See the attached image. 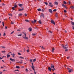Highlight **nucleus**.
<instances>
[{
    "mask_svg": "<svg viewBox=\"0 0 74 74\" xmlns=\"http://www.w3.org/2000/svg\"><path fill=\"white\" fill-rule=\"evenodd\" d=\"M69 58H70V57H67V59H69Z\"/></svg>",
    "mask_w": 74,
    "mask_h": 74,
    "instance_id": "57",
    "label": "nucleus"
},
{
    "mask_svg": "<svg viewBox=\"0 0 74 74\" xmlns=\"http://www.w3.org/2000/svg\"><path fill=\"white\" fill-rule=\"evenodd\" d=\"M15 71H19L18 70H15Z\"/></svg>",
    "mask_w": 74,
    "mask_h": 74,
    "instance_id": "63",
    "label": "nucleus"
},
{
    "mask_svg": "<svg viewBox=\"0 0 74 74\" xmlns=\"http://www.w3.org/2000/svg\"><path fill=\"white\" fill-rule=\"evenodd\" d=\"M9 15H10V16H12V15L11 14H9Z\"/></svg>",
    "mask_w": 74,
    "mask_h": 74,
    "instance_id": "41",
    "label": "nucleus"
},
{
    "mask_svg": "<svg viewBox=\"0 0 74 74\" xmlns=\"http://www.w3.org/2000/svg\"><path fill=\"white\" fill-rule=\"evenodd\" d=\"M38 23H40V24H41V23H42V22H41V20H40L38 21Z\"/></svg>",
    "mask_w": 74,
    "mask_h": 74,
    "instance_id": "17",
    "label": "nucleus"
},
{
    "mask_svg": "<svg viewBox=\"0 0 74 74\" xmlns=\"http://www.w3.org/2000/svg\"><path fill=\"white\" fill-rule=\"evenodd\" d=\"M62 6L63 7L65 8V7L66 6L65 5L63 4L62 5Z\"/></svg>",
    "mask_w": 74,
    "mask_h": 74,
    "instance_id": "27",
    "label": "nucleus"
},
{
    "mask_svg": "<svg viewBox=\"0 0 74 74\" xmlns=\"http://www.w3.org/2000/svg\"><path fill=\"white\" fill-rule=\"evenodd\" d=\"M29 60H30V62H32V60L30 59Z\"/></svg>",
    "mask_w": 74,
    "mask_h": 74,
    "instance_id": "53",
    "label": "nucleus"
},
{
    "mask_svg": "<svg viewBox=\"0 0 74 74\" xmlns=\"http://www.w3.org/2000/svg\"><path fill=\"white\" fill-rule=\"evenodd\" d=\"M3 36H5V33H4Z\"/></svg>",
    "mask_w": 74,
    "mask_h": 74,
    "instance_id": "59",
    "label": "nucleus"
},
{
    "mask_svg": "<svg viewBox=\"0 0 74 74\" xmlns=\"http://www.w3.org/2000/svg\"><path fill=\"white\" fill-rule=\"evenodd\" d=\"M61 45L62 47H63L64 49H67V48H68V45L67 44L66 45L64 46L63 45Z\"/></svg>",
    "mask_w": 74,
    "mask_h": 74,
    "instance_id": "1",
    "label": "nucleus"
},
{
    "mask_svg": "<svg viewBox=\"0 0 74 74\" xmlns=\"http://www.w3.org/2000/svg\"><path fill=\"white\" fill-rule=\"evenodd\" d=\"M67 69H68V70H70V68H67Z\"/></svg>",
    "mask_w": 74,
    "mask_h": 74,
    "instance_id": "62",
    "label": "nucleus"
},
{
    "mask_svg": "<svg viewBox=\"0 0 74 74\" xmlns=\"http://www.w3.org/2000/svg\"><path fill=\"white\" fill-rule=\"evenodd\" d=\"M57 10L56 9H55L53 10V11H54L55 12H56Z\"/></svg>",
    "mask_w": 74,
    "mask_h": 74,
    "instance_id": "39",
    "label": "nucleus"
},
{
    "mask_svg": "<svg viewBox=\"0 0 74 74\" xmlns=\"http://www.w3.org/2000/svg\"><path fill=\"white\" fill-rule=\"evenodd\" d=\"M1 47L2 48H4V49H5V47L1 46Z\"/></svg>",
    "mask_w": 74,
    "mask_h": 74,
    "instance_id": "34",
    "label": "nucleus"
},
{
    "mask_svg": "<svg viewBox=\"0 0 74 74\" xmlns=\"http://www.w3.org/2000/svg\"><path fill=\"white\" fill-rule=\"evenodd\" d=\"M11 56L9 54H7V58H10Z\"/></svg>",
    "mask_w": 74,
    "mask_h": 74,
    "instance_id": "15",
    "label": "nucleus"
},
{
    "mask_svg": "<svg viewBox=\"0 0 74 74\" xmlns=\"http://www.w3.org/2000/svg\"><path fill=\"white\" fill-rule=\"evenodd\" d=\"M63 3H64V4H67V3H66V2L65 1H64Z\"/></svg>",
    "mask_w": 74,
    "mask_h": 74,
    "instance_id": "23",
    "label": "nucleus"
},
{
    "mask_svg": "<svg viewBox=\"0 0 74 74\" xmlns=\"http://www.w3.org/2000/svg\"><path fill=\"white\" fill-rule=\"evenodd\" d=\"M14 8H16L17 7V5H14Z\"/></svg>",
    "mask_w": 74,
    "mask_h": 74,
    "instance_id": "37",
    "label": "nucleus"
},
{
    "mask_svg": "<svg viewBox=\"0 0 74 74\" xmlns=\"http://www.w3.org/2000/svg\"><path fill=\"white\" fill-rule=\"evenodd\" d=\"M42 12H44V9H42Z\"/></svg>",
    "mask_w": 74,
    "mask_h": 74,
    "instance_id": "49",
    "label": "nucleus"
},
{
    "mask_svg": "<svg viewBox=\"0 0 74 74\" xmlns=\"http://www.w3.org/2000/svg\"><path fill=\"white\" fill-rule=\"evenodd\" d=\"M5 5L4 3H3L2 4V5Z\"/></svg>",
    "mask_w": 74,
    "mask_h": 74,
    "instance_id": "61",
    "label": "nucleus"
},
{
    "mask_svg": "<svg viewBox=\"0 0 74 74\" xmlns=\"http://www.w3.org/2000/svg\"><path fill=\"white\" fill-rule=\"evenodd\" d=\"M26 72H28V70L27 69H26Z\"/></svg>",
    "mask_w": 74,
    "mask_h": 74,
    "instance_id": "46",
    "label": "nucleus"
},
{
    "mask_svg": "<svg viewBox=\"0 0 74 74\" xmlns=\"http://www.w3.org/2000/svg\"><path fill=\"white\" fill-rule=\"evenodd\" d=\"M48 69L49 71H51V68L50 67H49V66L48 67Z\"/></svg>",
    "mask_w": 74,
    "mask_h": 74,
    "instance_id": "9",
    "label": "nucleus"
},
{
    "mask_svg": "<svg viewBox=\"0 0 74 74\" xmlns=\"http://www.w3.org/2000/svg\"><path fill=\"white\" fill-rule=\"evenodd\" d=\"M18 6H19V7H21V6H22V5H23V4H20L19 3L18 4Z\"/></svg>",
    "mask_w": 74,
    "mask_h": 74,
    "instance_id": "7",
    "label": "nucleus"
},
{
    "mask_svg": "<svg viewBox=\"0 0 74 74\" xmlns=\"http://www.w3.org/2000/svg\"><path fill=\"white\" fill-rule=\"evenodd\" d=\"M20 61H21V62H23V60H21Z\"/></svg>",
    "mask_w": 74,
    "mask_h": 74,
    "instance_id": "64",
    "label": "nucleus"
},
{
    "mask_svg": "<svg viewBox=\"0 0 74 74\" xmlns=\"http://www.w3.org/2000/svg\"><path fill=\"white\" fill-rule=\"evenodd\" d=\"M25 21L27 22H29V20H25Z\"/></svg>",
    "mask_w": 74,
    "mask_h": 74,
    "instance_id": "22",
    "label": "nucleus"
},
{
    "mask_svg": "<svg viewBox=\"0 0 74 74\" xmlns=\"http://www.w3.org/2000/svg\"><path fill=\"white\" fill-rule=\"evenodd\" d=\"M31 67H32V69L34 70V71H35V69H34V66L33 65V66H31Z\"/></svg>",
    "mask_w": 74,
    "mask_h": 74,
    "instance_id": "8",
    "label": "nucleus"
},
{
    "mask_svg": "<svg viewBox=\"0 0 74 74\" xmlns=\"http://www.w3.org/2000/svg\"><path fill=\"white\" fill-rule=\"evenodd\" d=\"M24 35H25V36L23 37V38L25 39H28L29 38L28 37H26V34L25 33H24Z\"/></svg>",
    "mask_w": 74,
    "mask_h": 74,
    "instance_id": "2",
    "label": "nucleus"
},
{
    "mask_svg": "<svg viewBox=\"0 0 74 74\" xmlns=\"http://www.w3.org/2000/svg\"><path fill=\"white\" fill-rule=\"evenodd\" d=\"M72 27H73V29L74 30V26H72Z\"/></svg>",
    "mask_w": 74,
    "mask_h": 74,
    "instance_id": "58",
    "label": "nucleus"
},
{
    "mask_svg": "<svg viewBox=\"0 0 74 74\" xmlns=\"http://www.w3.org/2000/svg\"><path fill=\"white\" fill-rule=\"evenodd\" d=\"M19 63H20V64H22L23 63V62H19Z\"/></svg>",
    "mask_w": 74,
    "mask_h": 74,
    "instance_id": "51",
    "label": "nucleus"
},
{
    "mask_svg": "<svg viewBox=\"0 0 74 74\" xmlns=\"http://www.w3.org/2000/svg\"><path fill=\"white\" fill-rule=\"evenodd\" d=\"M64 12H67V11H66V10H64Z\"/></svg>",
    "mask_w": 74,
    "mask_h": 74,
    "instance_id": "44",
    "label": "nucleus"
},
{
    "mask_svg": "<svg viewBox=\"0 0 74 74\" xmlns=\"http://www.w3.org/2000/svg\"><path fill=\"white\" fill-rule=\"evenodd\" d=\"M12 10H14V11L15 10V9L14 8V7H12Z\"/></svg>",
    "mask_w": 74,
    "mask_h": 74,
    "instance_id": "31",
    "label": "nucleus"
},
{
    "mask_svg": "<svg viewBox=\"0 0 74 74\" xmlns=\"http://www.w3.org/2000/svg\"><path fill=\"white\" fill-rule=\"evenodd\" d=\"M36 59H34L33 60V62H35V61H36Z\"/></svg>",
    "mask_w": 74,
    "mask_h": 74,
    "instance_id": "45",
    "label": "nucleus"
},
{
    "mask_svg": "<svg viewBox=\"0 0 74 74\" xmlns=\"http://www.w3.org/2000/svg\"><path fill=\"white\" fill-rule=\"evenodd\" d=\"M48 32L49 33H52V32H51V31H48Z\"/></svg>",
    "mask_w": 74,
    "mask_h": 74,
    "instance_id": "36",
    "label": "nucleus"
},
{
    "mask_svg": "<svg viewBox=\"0 0 74 74\" xmlns=\"http://www.w3.org/2000/svg\"><path fill=\"white\" fill-rule=\"evenodd\" d=\"M22 15H23L22 14H19L18 15L20 16H22Z\"/></svg>",
    "mask_w": 74,
    "mask_h": 74,
    "instance_id": "25",
    "label": "nucleus"
},
{
    "mask_svg": "<svg viewBox=\"0 0 74 74\" xmlns=\"http://www.w3.org/2000/svg\"><path fill=\"white\" fill-rule=\"evenodd\" d=\"M2 53H5V51H2Z\"/></svg>",
    "mask_w": 74,
    "mask_h": 74,
    "instance_id": "55",
    "label": "nucleus"
},
{
    "mask_svg": "<svg viewBox=\"0 0 74 74\" xmlns=\"http://www.w3.org/2000/svg\"><path fill=\"white\" fill-rule=\"evenodd\" d=\"M45 3L47 5H48V3L47 2H45Z\"/></svg>",
    "mask_w": 74,
    "mask_h": 74,
    "instance_id": "40",
    "label": "nucleus"
},
{
    "mask_svg": "<svg viewBox=\"0 0 74 74\" xmlns=\"http://www.w3.org/2000/svg\"><path fill=\"white\" fill-rule=\"evenodd\" d=\"M19 58H20V59H24V58L21 56H20Z\"/></svg>",
    "mask_w": 74,
    "mask_h": 74,
    "instance_id": "28",
    "label": "nucleus"
},
{
    "mask_svg": "<svg viewBox=\"0 0 74 74\" xmlns=\"http://www.w3.org/2000/svg\"><path fill=\"white\" fill-rule=\"evenodd\" d=\"M2 25L3 26H4V22H2Z\"/></svg>",
    "mask_w": 74,
    "mask_h": 74,
    "instance_id": "38",
    "label": "nucleus"
},
{
    "mask_svg": "<svg viewBox=\"0 0 74 74\" xmlns=\"http://www.w3.org/2000/svg\"><path fill=\"white\" fill-rule=\"evenodd\" d=\"M37 10L38 11H41V9H37Z\"/></svg>",
    "mask_w": 74,
    "mask_h": 74,
    "instance_id": "24",
    "label": "nucleus"
},
{
    "mask_svg": "<svg viewBox=\"0 0 74 74\" xmlns=\"http://www.w3.org/2000/svg\"><path fill=\"white\" fill-rule=\"evenodd\" d=\"M32 30V28H29V32H31Z\"/></svg>",
    "mask_w": 74,
    "mask_h": 74,
    "instance_id": "16",
    "label": "nucleus"
},
{
    "mask_svg": "<svg viewBox=\"0 0 74 74\" xmlns=\"http://www.w3.org/2000/svg\"><path fill=\"white\" fill-rule=\"evenodd\" d=\"M12 56L13 57H14V56H15V54L14 53H13L12 55Z\"/></svg>",
    "mask_w": 74,
    "mask_h": 74,
    "instance_id": "30",
    "label": "nucleus"
},
{
    "mask_svg": "<svg viewBox=\"0 0 74 74\" xmlns=\"http://www.w3.org/2000/svg\"><path fill=\"white\" fill-rule=\"evenodd\" d=\"M32 36H35L36 35V34H32Z\"/></svg>",
    "mask_w": 74,
    "mask_h": 74,
    "instance_id": "42",
    "label": "nucleus"
},
{
    "mask_svg": "<svg viewBox=\"0 0 74 74\" xmlns=\"http://www.w3.org/2000/svg\"><path fill=\"white\" fill-rule=\"evenodd\" d=\"M34 23H36V22H37V20H34Z\"/></svg>",
    "mask_w": 74,
    "mask_h": 74,
    "instance_id": "26",
    "label": "nucleus"
},
{
    "mask_svg": "<svg viewBox=\"0 0 74 74\" xmlns=\"http://www.w3.org/2000/svg\"><path fill=\"white\" fill-rule=\"evenodd\" d=\"M73 71V69H71L69 70V73H71V71Z\"/></svg>",
    "mask_w": 74,
    "mask_h": 74,
    "instance_id": "6",
    "label": "nucleus"
},
{
    "mask_svg": "<svg viewBox=\"0 0 74 74\" xmlns=\"http://www.w3.org/2000/svg\"><path fill=\"white\" fill-rule=\"evenodd\" d=\"M10 60H11V61H12V62H15V60L14 59H12V58H10Z\"/></svg>",
    "mask_w": 74,
    "mask_h": 74,
    "instance_id": "5",
    "label": "nucleus"
},
{
    "mask_svg": "<svg viewBox=\"0 0 74 74\" xmlns=\"http://www.w3.org/2000/svg\"><path fill=\"white\" fill-rule=\"evenodd\" d=\"M54 50H55V48L54 47H53L52 48V52H54Z\"/></svg>",
    "mask_w": 74,
    "mask_h": 74,
    "instance_id": "11",
    "label": "nucleus"
},
{
    "mask_svg": "<svg viewBox=\"0 0 74 74\" xmlns=\"http://www.w3.org/2000/svg\"><path fill=\"white\" fill-rule=\"evenodd\" d=\"M11 24H14V23L12 21H11Z\"/></svg>",
    "mask_w": 74,
    "mask_h": 74,
    "instance_id": "33",
    "label": "nucleus"
},
{
    "mask_svg": "<svg viewBox=\"0 0 74 74\" xmlns=\"http://www.w3.org/2000/svg\"><path fill=\"white\" fill-rule=\"evenodd\" d=\"M53 69H52V70L53 71H54L55 70V69L53 68Z\"/></svg>",
    "mask_w": 74,
    "mask_h": 74,
    "instance_id": "47",
    "label": "nucleus"
},
{
    "mask_svg": "<svg viewBox=\"0 0 74 74\" xmlns=\"http://www.w3.org/2000/svg\"><path fill=\"white\" fill-rule=\"evenodd\" d=\"M48 10H49V12H50V13H52V12H53L52 11V9H49Z\"/></svg>",
    "mask_w": 74,
    "mask_h": 74,
    "instance_id": "3",
    "label": "nucleus"
},
{
    "mask_svg": "<svg viewBox=\"0 0 74 74\" xmlns=\"http://www.w3.org/2000/svg\"><path fill=\"white\" fill-rule=\"evenodd\" d=\"M68 51V49H65V51L66 52L67 51Z\"/></svg>",
    "mask_w": 74,
    "mask_h": 74,
    "instance_id": "54",
    "label": "nucleus"
},
{
    "mask_svg": "<svg viewBox=\"0 0 74 74\" xmlns=\"http://www.w3.org/2000/svg\"><path fill=\"white\" fill-rule=\"evenodd\" d=\"M41 48H42V49H45V48H44L43 47V46H42L41 47Z\"/></svg>",
    "mask_w": 74,
    "mask_h": 74,
    "instance_id": "50",
    "label": "nucleus"
},
{
    "mask_svg": "<svg viewBox=\"0 0 74 74\" xmlns=\"http://www.w3.org/2000/svg\"><path fill=\"white\" fill-rule=\"evenodd\" d=\"M18 55H21V53H18Z\"/></svg>",
    "mask_w": 74,
    "mask_h": 74,
    "instance_id": "56",
    "label": "nucleus"
},
{
    "mask_svg": "<svg viewBox=\"0 0 74 74\" xmlns=\"http://www.w3.org/2000/svg\"><path fill=\"white\" fill-rule=\"evenodd\" d=\"M24 9L23 8H22V9H19V10H18V11H23V10Z\"/></svg>",
    "mask_w": 74,
    "mask_h": 74,
    "instance_id": "13",
    "label": "nucleus"
},
{
    "mask_svg": "<svg viewBox=\"0 0 74 74\" xmlns=\"http://www.w3.org/2000/svg\"><path fill=\"white\" fill-rule=\"evenodd\" d=\"M71 23L72 25H73V26H74V22L73 21L71 22Z\"/></svg>",
    "mask_w": 74,
    "mask_h": 74,
    "instance_id": "10",
    "label": "nucleus"
},
{
    "mask_svg": "<svg viewBox=\"0 0 74 74\" xmlns=\"http://www.w3.org/2000/svg\"><path fill=\"white\" fill-rule=\"evenodd\" d=\"M70 8H71V9H74V6H71Z\"/></svg>",
    "mask_w": 74,
    "mask_h": 74,
    "instance_id": "12",
    "label": "nucleus"
},
{
    "mask_svg": "<svg viewBox=\"0 0 74 74\" xmlns=\"http://www.w3.org/2000/svg\"><path fill=\"white\" fill-rule=\"evenodd\" d=\"M49 4H50V5H52V3L51 2L49 3Z\"/></svg>",
    "mask_w": 74,
    "mask_h": 74,
    "instance_id": "60",
    "label": "nucleus"
},
{
    "mask_svg": "<svg viewBox=\"0 0 74 74\" xmlns=\"http://www.w3.org/2000/svg\"><path fill=\"white\" fill-rule=\"evenodd\" d=\"M49 6H50V7H53V5H49Z\"/></svg>",
    "mask_w": 74,
    "mask_h": 74,
    "instance_id": "29",
    "label": "nucleus"
},
{
    "mask_svg": "<svg viewBox=\"0 0 74 74\" xmlns=\"http://www.w3.org/2000/svg\"><path fill=\"white\" fill-rule=\"evenodd\" d=\"M14 31L13 32H12L11 33V34H13V33H14Z\"/></svg>",
    "mask_w": 74,
    "mask_h": 74,
    "instance_id": "43",
    "label": "nucleus"
},
{
    "mask_svg": "<svg viewBox=\"0 0 74 74\" xmlns=\"http://www.w3.org/2000/svg\"><path fill=\"white\" fill-rule=\"evenodd\" d=\"M18 36L21 37L22 36V34L18 35Z\"/></svg>",
    "mask_w": 74,
    "mask_h": 74,
    "instance_id": "32",
    "label": "nucleus"
},
{
    "mask_svg": "<svg viewBox=\"0 0 74 74\" xmlns=\"http://www.w3.org/2000/svg\"><path fill=\"white\" fill-rule=\"evenodd\" d=\"M24 15H25V16H27V14H25Z\"/></svg>",
    "mask_w": 74,
    "mask_h": 74,
    "instance_id": "52",
    "label": "nucleus"
},
{
    "mask_svg": "<svg viewBox=\"0 0 74 74\" xmlns=\"http://www.w3.org/2000/svg\"><path fill=\"white\" fill-rule=\"evenodd\" d=\"M55 67V66L54 65L51 66V68L52 69H53Z\"/></svg>",
    "mask_w": 74,
    "mask_h": 74,
    "instance_id": "19",
    "label": "nucleus"
},
{
    "mask_svg": "<svg viewBox=\"0 0 74 74\" xmlns=\"http://www.w3.org/2000/svg\"><path fill=\"white\" fill-rule=\"evenodd\" d=\"M41 16H42L43 18H44V14L43 13H41Z\"/></svg>",
    "mask_w": 74,
    "mask_h": 74,
    "instance_id": "14",
    "label": "nucleus"
},
{
    "mask_svg": "<svg viewBox=\"0 0 74 74\" xmlns=\"http://www.w3.org/2000/svg\"><path fill=\"white\" fill-rule=\"evenodd\" d=\"M55 4H56V5H58V2L56 1L55 2Z\"/></svg>",
    "mask_w": 74,
    "mask_h": 74,
    "instance_id": "18",
    "label": "nucleus"
},
{
    "mask_svg": "<svg viewBox=\"0 0 74 74\" xmlns=\"http://www.w3.org/2000/svg\"><path fill=\"white\" fill-rule=\"evenodd\" d=\"M27 52H29V50L28 49L27 50Z\"/></svg>",
    "mask_w": 74,
    "mask_h": 74,
    "instance_id": "48",
    "label": "nucleus"
},
{
    "mask_svg": "<svg viewBox=\"0 0 74 74\" xmlns=\"http://www.w3.org/2000/svg\"><path fill=\"white\" fill-rule=\"evenodd\" d=\"M51 23H53V24L54 25H55V21L53 20H51Z\"/></svg>",
    "mask_w": 74,
    "mask_h": 74,
    "instance_id": "4",
    "label": "nucleus"
},
{
    "mask_svg": "<svg viewBox=\"0 0 74 74\" xmlns=\"http://www.w3.org/2000/svg\"><path fill=\"white\" fill-rule=\"evenodd\" d=\"M16 68H17V69H19V66H16Z\"/></svg>",
    "mask_w": 74,
    "mask_h": 74,
    "instance_id": "20",
    "label": "nucleus"
},
{
    "mask_svg": "<svg viewBox=\"0 0 74 74\" xmlns=\"http://www.w3.org/2000/svg\"><path fill=\"white\" fill-rule=\"evenodd\" d=\"M31 23H33V24H34V21H32L31 22Z\"/></svg>",
    "mask_w": 74,
    "mask_h": 74,
    "instance_id": "35",
    "label": "nucleus"
},
{
    "mask_svg": "<svg viewBox=\"0 0 74 74\" xmlns=\"http://www.w3.org/2000/svg\"><path fill=\"white\" fill-rule=\"evenodd\" d=\"M56 18H58V13L56 14Z\"/></svg>",
    "mask_w": 74,
    "mask_h": 74,
    "instance_id": "21",
    "label": "nucleus"
}]
</instances>
